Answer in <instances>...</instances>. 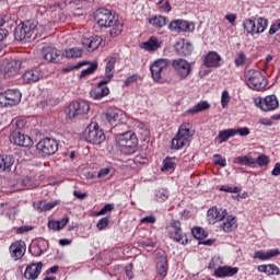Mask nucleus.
<instances>
[{
    "label": "nucleus",
    "mask_w": 280,
    "mask_h": 280,
    "mask_svg": "<svg viewBox=\"0 0 280 280\" xmlns=\"http://www.w3.org/2000/svg\"><path fill=\"white\" fill-rule=\"evenodd\" d=\"M236 226H237V220L233 215L228 217L226 220L221 224V229L225 233H231V231H235Z\"/></svg>",
    "instance_id": "473e14b6"
},
{
    "label": "nucleus",
    "mask_w": 280,
    "mask_h": 280,
    "mask_svg": "<svg viewBox=\"0 0 280 280\" xmlns=\"http://www.w3.org/2000/svg\"><path fill=\"white\" fill-rule=\"evenodd\" d=\"M62 56L65 58H82V48L74 47L65 49Z\"/></svg>",
    "instance_id": "e433bc0d"
},
{
    "label": "nucleus",
    "mask_w": 280,
    "mask_h": 280,
    "mask_svg": "<svg viewBox=\"0 0 280 280\" xmlns=\"http://www.w3.org/2000/svg\"><path fill=\"white\" fill-rule=\"evenodd\" d=\"M7 93V100L9 103V106H16V104L21 103V91L19 90H7L4 91Z\"/></svg>",
    "instance_id": "c85d7f7f"
},
{
    "label": "nucleus",
    "mask_w": 280,
    "mask_h": 280,
    "mask_svg": "<svg viewBox=\"0 0 280 280\" xmlns=\"http://www.w3.org/2000/svg\"><path fill=\"white\" fill-rule=\"evenodd\" d=\"M108 224H110V220L105 217L97 222L96 226L98 231H104V229H108Z\"/></svg>",
    "instance_id": "603ef678"
},
{
    "label": "nucleus",
    "mask_w": 280,
    "mask_h": 280,
    "mask_svg": "<svg viewBox=\"0 0 280 280\" xmlns=\"http://www.w3.org/2000/svg\"><path fill=\"white\" fill-rule=\"evenodd\" d=\"M113 209H115V206L113 203H107L101 209L97 215H104L105 213L113 211Z\"/></svg>",
    "instance_id": "13d9d810"
},
{
    "label": "nucleus",
    "mask_w": 280,
    "mask_h": 280,
    "mask_svg": "<svg viewBox=\"0 0 280 280\" xmlns=\"http://www.w3.org/2000/svg\"><path fill=\"white\" fill-rule=\"evenodd\" d=\"M103 119L110 126H114V124L117 126V124H126L128 116L117 107H108L103 114Z\"/></svg>",
    "instance_id": "9d476101"
},
{
    "label": "nucleus",
    "mask_w": 280,
    "mask_h": 280,
    "mask_svg": "<svg viewBox=\"0 0 280 280\" xmlns=\"http://www.w3.org/2000/svg\"><path fill=\"white\" fill-rule=\"evenodd\" d=\"M9 250L12 259H14V261H19V259H23L25 252L27 250V246L24 241H16L11 244Z\"/></svg>",
    "instance_id": "dca6fc26"
},
{
    "label": "nucleus",
    "mask_w": 280,
    "mask_h": 280,
    "mask_svg": "<svg viewBox=\"0 0 280 280\" xmlns=\"http://www.w3.org/2000/svg\"><path fill=\"white\" fill-rule=\"evenodd\" d=\"M43 271V262H32L30 264L24 271V279L26 280H36L40 277Z\"/></svg>",
    "instance_id": "a211bd4d"
},
{
    "label": "nucleus",
    "mask_w": 280,
    "mask_h": 280,
    "mask_svg": "<svg viewBox=\"0 0 280 280\" xmlns=\"http://www.w3.org/2000/svg\"><path fill=\"white\" fill-rule=\"evenodd\" d=\"M280 30V21H278L276 24H272L269 28V36H272L275 34H277V32H279Z\"/></svg>",
    "instance_id": "0e129e2a"
},
{
    "label": "nucleus",
    "mask_w": 280,
    "mask_h": 280,
    "mask_svg": "<svg viewBox=\"0 0 280 280\" xmlns=\"http://www.w3.org/2000/svg\"><path fill=\"white\" fill-rule=\"evenodd\" d=\"M255 163L259 165V167H266L268 163H270V159L266 154H260L256 160Z\"/></svg>",
    "instance_id": "09e8293b"
},
{
    "label": "nucleus",
    "mask_w": 280,
    "mask_h": 280,
    "mask_svg": "<svg viewBox=\"0 0 280 280\" xmlns=\"http://www.w3.org/2000/svg\"><path fill=\"white\" fill-rule=\"evenodd\" d=\"M221 60H222V57H220L218 52L210 51L205 58V66L208 68H211V67L218 68L220 67Z\"/></svg>",
    "instance_id": "cd10ccee"
},
{
    "label": "nucleus",
    "mask_w": 280,
    "mask_h": 280,
    "mask_svg": "<svg viewBox=\"0 0 280 280\" xmlns=\"http://www.w3.org/2000/svg\"><path fill=\"white\" fill-rule=\"evenodd\" d=\"M271 176H280V163H276L273 170L271 171Z\"/></svg>",
    "instance_id": "774afa93"
},
{
    "label": "nucleus",
    "mask_w": 280,
    "mask_h": 280,
    "mask_svg": "<svg viewBox=\"0 0 280 280\" xmlns=\"http://www.w3.org/2000/svg\"><path fill=\"white\" fill-rule=\"evenodd\" d=\"M209 108H211V104H209L207 101H201L194 107L189 108L186 112V115H197V113H205V110H209Z\"/></svg>",
    "instance_id": "c756f323"
},
{
    "label": "nucleus",
    "mask_w": 280,
    "mask_h": 280,
    "mask_svg": "<svg viewBox=\"0 0 280 280\" xmlns=\"http://www.w3.org/2000/svg\"><path fill=\"white\" fill-rule=\"evenodd\" d=\"M94 19L101 27H110L109 36L112 38H117L124 32V21L119 20V16L113 14L108 9H98L95 12Z\"/></svg>",
    "instance_id": "f257e3e1"
},
{
    "label": "nucleus",
    "mask_w": 280,
    "mask_h": 280,
    "mask_svg": "<svg viewBox=\"0 0 280 280\" xmlns=\"http://www.w3.org/2000/svg\"><path fill=\"white\" fill-rule=\"evenodd\" d=\"M141 224H154L156 222V217L148 215L140 220Z\"/></svg>",
    "instance_id": "bf43d9fd"
},
{
    "label": "nucleus",
    "mask_w": 280,
    "mask_h": 280,
    "mask_svg": "<svg viewBox=\"0 0 280 280\" xmlns=\"http://www.w3.org/2000/svg\"><path fill=\"white\" fill-rule=\"evenodd\" d=\"M11 141L14 143V145H20L21 148H30V145H32V143H34L32 141V138H30L28 136H25L19 131H15L11 135Z\"/></svg>",
    "instance_id": "aec40b11"
},
{
    "label": "nucleus",
    "mask_w": 280,
    "mask_h": 280,
    "mask_svg": "<svg viewBox=\"0 0 280 280\" xmlns=\"http://www.w3.org/2000/svg\"><path fill=\"white\" fill-rule=\"evenodd\" d=\"M229 102H231V95H229V91H223L221 96V106L222 108H226L229 106Z\"/></svg>",
    "instance_id": "8fccbe9b"
},
{
    "label": "nucleus",
    "mask_w": 280,
    "mask_h": 280,
    "mask_svg": "<svg viewBox=\"0 0 280 280\" xmlns=\"http://www.w3.org/2000/svg\"><path fill=\"white\" fill-rule=\"evenodd\" d=\"M132 262L128 264L126 267H125V272H126V277H128V279H132L135 277V273L132 272Z\"/></svg>",
    "instance_id": "e2e57ef3"
},
{
    "label": "nucleus",
    "mask_w": 280,
    "mask_h": 280,
    "mask_svg": "<svg viewBox=\"0 0 280 280\" xmlns=\"http://www.w3.org/2000/svg\"><path fill=\"white\" fill-rule=\"evenodd\" d=\"M138 135L142 141H148V139H150V130L145 128V125L143 124L138 126Z\"/></svg>",
    "instance_id": "37998d69"
},
{
    "label": "nucleus",
    "mask_w": 280,
    "mask_h": 280,
    "mask_svg": "<svg viewBox=\"0 0 280 280\" xmlns=\"http://www.w3.org/2000/svg\"><path fill=\"white\" fill-rule=\"evenodd\" d=\"M36 148L44 156H51L58 152V141L54 138H44L36 144Z\"/></svg>",
    "instance_id": "f8f14e48"
},
{
    "label": "nucleus",
    "mask_w": 280,
    "mask_h": 280,
    "mask_svg": "<svg viewBox=\"0 0 280 280\" xmlns=\"http://www.w3.org/2000/svg\"><path fill=\"white\" fill-rule=\"evenodd\" d=\"M191 124L184 122L179 126L176 136L172 140V150H182L191 141Z\"/></svg>",
    "instance_id": "7ed1b4c3"
},
{
    "label": "nucleus",
    "mask_w": 280,
    "mask_h": 280,
    "mask_svg": "<svg viewBox=\"0 0 280 280\" xmlns=\"http://www.w3.org/2000/svg\"><path fill=\"white\" fill-rule=\"evenodd\" d=\"M247 86L253 91H264L268 86V81L266 77L260 71L249 70L246 73Z\"/></svg>",
    "instance_id": "0eeeda50"
},
{
    "label": "nucleus",
    "mask_w": 280,
    "mask_h": 280,
    "mask_svg": "<svg viewBox=\"0 0 280 280\" xmlns=\"http://www.w3.org/2000/svg\"><path fill=\"white\" fill-rule=\"evenodd\" d=\"M171 67L178 80H187L191 75V63L183 58L171 61Z\"/></svg>",
    "instance_id": "6e6552de"
},
{
    "label": "nucleus",
    "mask_w": 280,
    "mask_h": 280,
    "mask_svg": "<svg viewBox=\"0 0 280 280\" xmlns=\"http://www.w3.org/2000/svg\"><path fill=\"white\" fill-rule=\"evenodd\" d=\"M228 215L226 209L212 207L208 210L207 219L209 224H217V222H222Z\"/></svg>",
    "instance_id": "2eb2a0df"
},
{
    "label": "nucleus",
    "mask_w": 280,
    "mask_h": 280,
    "mask_svg": "<svg viewBox=\"0 0 280 280\" xmlns=\"http://www.w3.org/2000/svg\"><path fill=\"white\" fill-rule=\"evenodd\" d=\"M231 137H235V129H226L220 131L217 137V141H219V143H224L225 141H229Z\"/></svg>",
    "instance_id": "c9c22d12"
},
{
    "label": "nucleus",
    "mask_w": 280,
    "mask_h": 280,
    "mask_svg": "<svg viewBox=\"0 0 280 280\" xmlns=\"http://www.w3.org/2000/svg\"><path fill=\"white\" fill-rule=\"evenodd\" d=\"M0 106H2V107L10 106V103H8V95L5 92L0 93Z\"/></svg>",
    "instance_id": "052dcab7"
},
{
    "label": "nucleus",
    "mask_w": 280,
    "mask_h": 280,
    "mask_svg": "<svg viewBox=\"0 0 280 280\" xmlns=\"http://www.w3.org/2000/svg\"><path fill=\"white\" fill-rule=\"evenodd\" d=\"M56 205H58V202H39V207L38 209L42 211H51V209H54V207H56Z\"/></svg>",
    "instance_id": "3c124183"
},
{
    "label": "nucleus",
    "mask_w": 280,
    "mask_h": 280,
    "mask_svg": "<svg viewBox=\"0 0 280 280\" xmlns=\"http://www.w3.org/2000/svg\"><path fill=\"white\" fill-rule=\"evenodd\" d=\"M255 106L257 108H260L264 113H270L272 110H277L279 108V98H277V95H268L265 98L262 97H256L254 100Z\"/></svg>",
    "instance_id": "9b49d317"
},
{
    "label": "nucleus",
    "mask_w": 280,
    "mask_h": 280,
    "mask_svg": "<svg viewBox=\"0 0 280 280\" xmlns=\"http://www.w3.org/2000/svg\"><path fill=\"white\" fill-rule=\"evenodd\" d=\"M30 231H34V226L23 225V226L18 228L16 233L19 235H23V233H30Z\"/></svg>",
    "instance_id": "680f3d73"
},
{
    "label": "nucleus",
    "mask_w": 280,
    "mask_h": 280,
    "mask_svg": "<svg viewBox=\"0 0 280 280\" xmlns=\"http://www.w3.org/2000/svg\"><path fill=\"white\" fill-rule=\"evenodd\" d=\"M91 105H89L86 101L73 102L68 106L66 115L69 117V119H78V117H84V115H89Z\"/></svg>",
    "instance_id": "1a4fd4ad"
},
{
    "label": "nucleus",
    "mask_w": 280,
    "mask_h": 280,
    "mask_svg": "<svg viewBox=\"0 0 280 280\" xmlns=\"http://www.w3.org/2000/svg\"><path fill=\"white\" fill-rule=\"evenodd\" d=\"M246 62H248V58H246V54H244L243 51L238 52L237 57L234 60V65L236 67H244Z\"/></svg>",
    "instance_id": "49530a36"
},
{
    "label": "nucleus",
    "mask_w": 280,
    "mask_h": 280,
    "mask_svg": "<svg viewBox=\"0 0 280 280\" xmlns=\"http://www.w3.org/2000/svg\"><path fill=\"white\" fill-rule=\"evenodd\" d=\"M167 198H170V194L167 192V190L165 189H159L155 192V199L158 202H165V200H167Z\"/></svg>",
    "instance_id": "a18cd8bd"
},
{
    "label": "nucleus",
    "mask_w": 280,
    "mask_h": 280,
    "mask_svg": "<svg viewBox=\"0 0 280 280\" xmlns=\"http://www.w3.org/2000/svg\"><path fill=\"white\" fill-rule=\"evenodd\" d=\"M118 144L120 148H137V135L132 131L118 135Z\"/></svg>",
    "instance_id": "f3484780"
},
{
    "label": "nucleus",
    "mask_w": 280,
    "mask_h": 280,
    "mask_svg": "<svg viewBox=\"0 0 280 280\" xmlns=\"http://www.w3.org/2000/svg\"><path fill=\"white\" fill-rule=\"evenodd\" d=\"M44 60L48 62H60V52L55 47L46 46L43 48Z\"/></svg>",
    "instance_id": "b1692460"
},
{
    "label": "nucleus",
    "mask_w": 280,
    "mask_h": 280,
    "mask_svg": "<svg viewBox=\"0 0 280 280\" xmlns=\"http://www.w3.org/2000/svg\"><path fill=\"white\" fill-rule=\"evenodd\" d=\"M280 255L279 249H270L267 252V259H272V257H277Z\"/></svg>",
    "instance_id": "338daca9"
},
{
    "label": "nucleus",
    "mask_w": 280,
    "mask_h": 280,
    "mask_svg": "<svg viewBox=\"0 0 280 280\" xmlns=\"http://www.w3.org/2000/svg\"><path fill=\"white\" fill-rule=\"evenodd\" d=\"M235 135H240V137H248V135H250V129H248V127L235 129Z\"/></svg>",
    "instance_id": "4d7b16f0"
},
{
    "label": "nucleus",
    "mask_w": 280,
    "mask_h": 280,
    "mask_svg": "<svg viewBox=\"0 0 280 280\" xmlns=\"http://www.w3.org/2000/svg\"><path fill=\"white\" fill-rule=\"evenodd\" d=\"M191 233L196 240H205V237L208 235L207 231H205L202 228H194Z\"/></svg>",
    "instance_id": "c03bdc74"
},
{
    "label": "nucleus",
    "mask_w": 280,
    "mask_h": 280,
    "mask_svg": "<svg viewBox=\"0 0 280 280\" xmlns=\"http://www.w3.org/2000/svg\"><path fill=\"white\" fill-rule=\"evenodd\" d=\"M213 162L215 165H220V167H226V159L222 158L220 154L213 155Z\"/></svg>",
    "instance_id": "864d4df0"
},
{
    "label": "nucleus",
    "mask_w": 280,
    "mask_h": 280,
    "mask_svg": "<svg viewBox=\"0 0 280 280\" xmlns=\"http://www.w3.org/2000/svg\"><path fill=\"white\" fill-rule=\"evenodd\" d=\"M254 259H260V261L268 260V252L258 250L254 255Z\"/></svg>",
    "instance_id": "6e6d98bb"
},
{
    "label": "nucleus",
    "mask_w": 280,
    "mask_h": 280,
    "mask_svg": "<svg viewBox=\"0 0 280 280\" xmlns=\"http://www.w3.org/2000/svg\"><path fill=\"white\" fill-rule=\"evenodd\" d=\"M234 163L236 165H247V166H250V165H255V159L248 156V155H243V156H237L234 159Z\"/></svg>",
    "instance_id": "ea45409f"
},
{
    "label": "nucleus",
    "mask_w": 280,
    "mask_h": 280,
    "mask_svg": "<svg viewBox=\"0 0 280 280\" xmlns=\"http://www.w3.org/2000/svg\"><path fill=\"white\" fill-rule=\"evenodd\" d=\"M156 268L158 275H160L162 279H165L167 277V257L161 256L158 261Z\"/></svg>",
    "instance_id": "f704fd0d"
},
{
    "label": "nucleus",
    "mask_w": 280,
    "mask_h": 280,
    "mask_svg": "<svg viewBox=\"0 0 280 280\" xmlns=\"http://www.w3.org/2000/svg\"><path fill=\"white\" fill-rule=\"evenodd\" d=\"M219 191H225V194H240L242 189L237 186L231 187L229 185L220 186Z\"/></svg>",
    "instance_id": "de8ad7c7"
},
{
    "label": "nucleus",
    "mask_w": 280,
    "mask_h": 280,
    "mask_svg": "<svg viewBox=\"0 0 280 280\" xmlns=\"http://www.w3.org/2000/svg\"><path fill=\"white\" fill-rule=\"evenodd\" d=\"M190 27L189 22L185 20H174L168 25L171 32H190Z\"/></svg>",
    "instance_id": "a878e982"
},
{
    "label": "nucleus",
    "mask_w": 280,
    "mask_h": 280,
    "mask_svg": "<svg viewBox=\"0 0 280 280\" xmlns=\"http://www.w3.org/2000/svg\"><path fill=\"white\" fill-rule=\"evenodd\" d=\"M174 158H166L163 161L162 172H167L168 174H172L174 170H176V162H174Z\"/></svg>",
    "instance_id": "58836bf2"
},
{
    "label": "nucleus",
    "mask_w": 280,
    "mask_h": 280,
    "mask_svg": "<svg viewBox=\"0 0 280 280\" xmlns=\"http://www.w3.org/2000/svg\"><path fill=\"white\" fill-rule=\"evenodd\" d=\"M115 65H117V58L110 57L107 59L105 75L102 79L103 84H108L115 78Z\"/></svg>",
    "instance_id": "6ab92c4d"
},
{
    "label": "nucleus",
    "mask_w": 280,
    "mask_h": 280,
    "mask_svg": "<svg viewBox=\"0 0 280 280\" xmlns=\"http://www.w3.org/2000/svg\"><path fill=\"white\" fill-rule=\"evenodd\" d=\"M137 80H139V75L138 74H132L131 77H129L125 80V85L130 86V84L137 82Z\"/></svg>",
    "instance_id": "69168bd1"
},
{
    "label": "nucleus",
    "mask_w": 280,
    "mask_h": 280,
    "mask_svg": "<svg viewBox=\"0 0 280 280\" xmlns=\"http://www.w3.org/2000/svg\"><path fill=\"white\" fill-rule=\"evenodd\" d=\"M168 235L171 240H174L178 244H185V234H183V228H180V221L173 220L167 226Z\"/></svg>",
    "instance_id": "ddd939ff"
},
{
    "label": "nucleus",
    "mask_w": 280,
    "mask_h": 280,
    "mask_svg": "<svg viewBox=\"0 0 280 280\" xmlns=\"http://www.w3.org/2000/svg\"><path fill=\"white\" fill-rule=\"evenodd\" d=\"M175 51L178 56H191L194 47L191 46V43L182 39L175 44Z\"/></svg>",
    "instance_id": "393cba45"
},
{
    "label": "nucleus",
    "mask_w": 280,
    "mask_h": 280,
    "mask_svg": "<svg viewBox=\"0 0 280 280\" xmlns=\"http://www.w3.org/2000/svg\"><path fill=\"white\" fill-rule=\"evenodd\" d=\"M21 67H23V62L19 59L8 60L3 68L2 73L4 78H14V75H19V71H21Z\"/></svg>",
    "instance_id": "4468645a"
},
{
    "label": "nucleus",
    "mask_w": 280,
    "mask_h": 280,
    "mask_svg": "<svg viewBox=\"0 0 280 280\" xmlns=\"http://www.w3.org/2000/svg\"><path fill=\"white\" fill-rule=\"evenodd\" d=\"M40 78H43V72L38 68L28 69L22 74V80L25 82V84L38 82Z\"/></svg>",
    "instance_id": "412c9836"
},
{
    "label": "nucleus",
    "mask_w": 280,
    "mask_h": 280,
    "mask_svg": "<svg viewBox=\"0 0 280 280\" xmlns=\"http://www.w3.org/2000/svg\"><path fill=\"white\" fill-rule=\"evenodd\" d=\"M243 28L246 36H259L268 30V19L265 18H249L243 21Z\"/></svg>",
    "instance_id": "f03ea898"
},
{
    "label": "nucleus",
    "mask_w": 280,
    "mask_h": 280,
    "mask_svg": "<svg viewBox=\"0 0 280 280\" xmlns=\"http://www.w3.org/2000/svg\"><path fill=\"white\" fill-rule=\"evenodd\" d=\"M38 34V25L36 22H26L22 26H18L14 32L15 40H32Z\"/></svg>",
    "instance_id": "423d86ee"
},
{
    "label": "nucleus",
    "mask_w": 280,
    "mask_h": 280,
    "mask_svg": "<svg viewBox=\"0 0 280 280\" xmlns=\"http://www.w3.org/2000/svg\"><path fill=\"white\" fill-rule=\"evenodd\" d=\"M0 165L2 166V172H10L12 170V165H14V156L0 155Z\"/></svg>",
    "instance_id": "72a5a7b5"
},
{
    "label": "nucleus",
    "mask_w": 280,
    "mask_h": 280,
    "mask_svg": "<svg viewBox=\"0 0 280 280\" xmlns=\"http://www.w3.org/2000/svg\"><path fill=\"white\" fill-rule=\"evenodd\" d=\"M258 272H264L265 275H268V277L270 276H279L280 275V270L279 267H277V265L275 264H269V265H260L257 267Z\"/></svg>",
    "instance_id": "7c9ffc66"
},
{
    "label": "nucleus",
    "mask_w": 280,
    "mask_h": 280,
    "mask_svg": "<svg viewBox=\"0 0 280 280\" xmlns=\"http://www.w3.org/2000/svg\"><path fill=\"white\" fill-rule=\"evenodd\" d=\"M69 224V217H65L63 219L57 221V220H50L48 221V229H51V231H62Z\"/></svg>",
    "instance_id": "2f4dec72"
},
{
    "label": "nucleus",
    "mask_w": 280,
    "mask_h": 280,
    "mask_svg": "<svg viewBox=\"0 0 280 280\" xmlns=\"http://www.w3.org/2000/svg\"><path fill=\"white\" fill-rule=\"evenodd\" d=\"M108 83H103L102 80L98 82L97 88L94 90H91L90 97L92 100H103V97H106V95L110 94V90L108 86H106Z\"/></svg>",
    "instance_id": "5701e85b"
},
{
    "label": "nucleus",
    "mask_w": 280,
    "mask_h": 280,
    "mask_svg": "<svg viewBox=\"0 0 280 280\" xmlns=\"http://www.w3.org/2000/svg\"><path fill=\"white\" fill-rule=\"evenodd\" d=\"M83 47L88 49V51H95L102 45V37L100 36H92L89 38H83L82 40Z\"/></svg>",
    "instance_id": "bb28decb"
},
{
    "label": "nucleus",
    "mask_w": 280,
    "mask_h": 280,
    "mask_svg": "<svg viewBox=\"0 0 280 280\" xmlns=\"http://www.w3.org/2000/svg\"><path fill=\"white\" fill-rule=\"evenodd\" d=\"M150 25H153L154 27H165L166 25V18L162 15H155L152 19L149 20Z\"/></svg>",
    "instance_id": "a19ab883"
},
{
    "label": "nucleus",
    "mask_w": 280,
    "mask_h": 280,
    "mask_svg": "<svg viewBox=\"0 0 280 280\" xmlns=\"http://www.w3.org/2000/svg\"><path fill=\"white\" fill-rule=\"evenodd\" d=\"M170 67H172V60L165 58L156 59L150 66L153 82L163 84V82H165V74L167 73V69H170Z\"/></svg>",
    "instance_id": "20e7f679"
},
{
    "label": "nucleus",
    "mask_w": 280,
    "mask_h": 280,
    "mask_svg": "<svg viewBox=\"0 0 280 280\" xmlns=\"http://www.w3.org/2000/svg\"><path fill=\"white\" fill-rule=\"evenodd\" d=\"M97 67H98L97 61H92L88 69L81 71L80 78H86V75H91L95 73V71H97Z\"/></svg>",
    "instance_id": "79ce46f5"
},
{
    "label": "nucleus",
    "mask_w": 280,
    "mask_h": 280,
    "mask_svg": "<svg viewBox=\"0 0 280 280\" xmlns=\"http://www.w3.org/2000/svg\"><path fill=\"white\" fill-rule=\"evenodd\" d=\"M240 272V268L237 267H231V266H222L218 267L214 270V277L218 279H224L226 277H235Z\"/></svg>",
    "instance_id": "4be33fe9"
},
{
    "label": "nucleus",
    "mask_w": 280,
    "mask_h": 280,
    "mask_svg": "<svg viewBox=\"0 0 280 280\" xmlns=\"http://www.w3.org/2000/svg\"><path fill=\"white\" fill-rule=\"evenodd\" d=\"M30 253L33 255V257H40L43 249L39 245H32L30 247Z\"/></svg>",
    "instance_id": "5fc2aeb1"
},
{
    "label": "nucleus",
    "mask_w": 280,
    "mask_h": 280,
    "mask_svg": "<svg viewBox=\"0 0 280 280\" xmlns=\"http://www.w3.org/2000/svg\"><path fill=\"white\" fill-rule=\"evenodd\" d=\"M83 137L89 143L94 145H101V143L106 141V135L104 130L100 129L97 122H91L83 131Z\"/></svg>",
    "instance_id": "39448f33"
},
{
    "label": "nucleus",
    "mask_w": 280,
    "mask_h": 280,
    "mask_svg": "<svg viewBox=\"0 0 280 280\" xmlns=\"http://www.w3.org/2000/svg\"><path fill=\"white\" fill-rule=\"evenodd\" d=\"M143 47L147 49V51H156V49L161 47V43H159V38L152 36L147 43L143 44Z\"/></svg>",
    "instance_id": "4c0bfd02"
}]
</instances>
